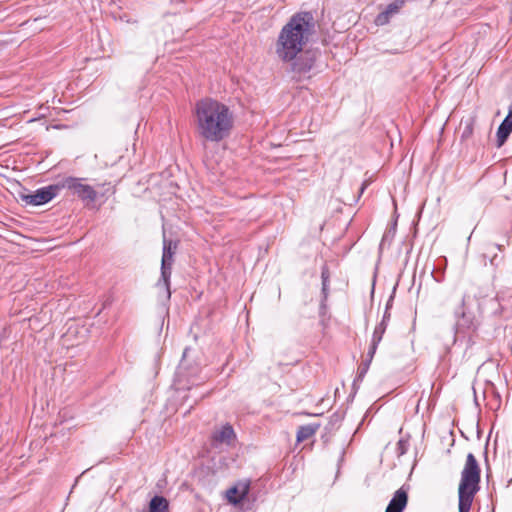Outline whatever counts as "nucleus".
Masks as SVG:
<instances>
[{"instance_id":"ddd939ff","label":"nucleus","mask_w":512,"mask_h":512,"mask_svg":"<svg viewBox=\"0 0 512 512\" xmlns=\"http://www.w3.org/2000/svg\"><path fill=\"white\" fill-rule=\"evenodd\" d=\"M292 69L298 74H304L311 70L314 65V58L308 54L301 55L294 59Z\"/></svg>"},{"instance_id":"f257e3e1","label":"nucleus","mask_w":512,"mask_h":512,"mask_svg":"<svg viewBox=\"0 0 512 512\" xmlns=\"http://www.w3.org/2000/svg\"><path fill=\"white\" fill-rule=\"evenodd\" d=\"M194 117L199 137L209 142H220L227 138L234 125L230 108L212 98H204L196 102Z\"/></svg>"},{"instance_id":"6ab92c4d","label":"nucleus","mask_w":512,"mask_h":512,"mask_svg":"<svg viewBox=\"0 0 512 512\" xmlns=\"http://www.w3.org/2000/svg\"><path fill=\"white\" fill-rule=\"evenodd\" d=\"M186 370H187V361H186V351L183 354V359L179 366V375L182 377L186 376Z\"/></svg>"},{"instance_id":"412c9836","label":"nucleus","mask_w":512,"mask_h":512,"mask_svg":"<svg viewBox=\"0 0 512 512\" xmlns=\"http://www.w3.org/2000/svg\"><path fill=\"white\" fill-rule=\"evenodd\" d=\"M473 133V127L472 124L469 123L465 126L463 132H462V139L469 138Z\"/></svg>"},{"instance_id":"f8f14e48","label":"nucleus","mask_w":512,"mask_h":512,"mask_svg":"<svg viewBox=\"0 0 512 512\" xmlns=\"http://www.w3.org/2000/svg\"><path fill=\"white\" fill-rule=\"evenodd\" d=\"M512 132V112H508V115L503 120V122L500 124L497 130V146L501 147L505 141L507 140L508 136Z\"/></svg>"},{"instance_id":"a878e982","label":"nucleus","mask_w":512,"mask_h":512,"mask_svg":"<svg viewBox=\"0 0 512 512\" xmlns=\"http://www.w3.org/2000/svg\"><path fill=\"white\" fill-rule=\"evenodd\" d=\"M365 187H366V184H363L361 187V193L364 191Z\"/></svg>"},{"instance_id":"2eb2a0df","label":"nucleus","mask_w":512,"mask_h":512,"mask_svg":"<svg viewBox=\"0 0 512 512\" xmlns=\"http://www.w3.org/2000/svg\"><path fill=\"white\" fill-rule=\"evenodd\" d=\"M149 512H168V501L162 496H154L149 504Z\"/></svg>"},{"instance_id":"dca6fc26","label":"nucleus","mask_w":512,"mask_h":512,"mask_svg":"<svg viewBox=\"0 0 512 512\" xmlns=\"http://www.w3.org/2000/svg\"><path fill=\"white\" fill-rule=\"evenodd\" d=\"M389 318V315L388 314H385L383 316V319L382 321L375 327L374 329V332H373V336H372V341H374L375 343H380L381 340H382V337L386 331V327H387V324H386V320Z\"/></svg>"},{"instance_id":"aec40b11","label":"nucleus","mask_w":512,"mask_h":512,"mask_svg":"<svg viewBox=\"0 0 512 512\" xmlns=\"http://www.w3.org/2000/svg\"><path fill=\"white\" fill-rule=\"evenodd\" d=\"M102 187H106L103 192L100 193V196L104 197L107 193L114 194L116 192V187L111 186L110 183H104L101 185Z\"/></svg>"},{"instance_id":"39448f33","label":"nucleus","mask_w":512,"mask_h":512,"mask_svg":"<svg viewBox=\"0 0 512 512\" xmlns=\"http://www.w3.org/2000/svg\"><path fill=\"white\" fill-rule=\"evenodd\" d=\"M85 178L66 177L62 179L58 186L61 189L69 190L72 195L78 197L82 201L94 202L98 197L96 189L85 183Z\"/></svg>"},{"instance_id":"20e7f679","label":"nucleus","mask_w":512,"mask_h":512,"mask_svg":"<svg viewBox=\"0 0 512 512\" xmlns=\"http://www.w3.org/2000/svg\"><path fill=\"white\" fill-rule=\"evenodd\" d=\"M178 249V241L167 239L163 237V254L161 260V278L157 283L159 288H163L166 297L170 298V277L172 272V266L174 263V255Z\"/></svg>"},{"instance_id":"0eeeda50","label":"nucleus","mask_w":512,"mask_h":512,"mask_svg":"<svg viewBox=\"0 0 512 512\" xmlns=\"http://www.w3.org/2000/svg\"><path fill=\"white\" fill-rule=\"evenodd\" d=\"M457 321L456 326L458 331H474L479 326V320L474 311H472L467 305L463 298L460 311L456 312Z\"/></svg>"},{"instance_id":"9d476101","label":"nucleus","mask_w":512,"mask_h":512,"mask_svg":"<svg viewBox=\"0 0 512 512\" xmlns=\"http://www.w3.org/2000/svg\"><path fill=\"white\" fill-rule=\"evenodd\" d=\"M408 495L403 488L398 489L390 500L385 512H402L407 505Z\"/></svg>"},{"instance_id":"9b49d317","label":"nucleus","mask_w":512,"mask_h":512,"mask_svg":"<svg viewBox=\"0 0 512 512\" xmlns=\"http://www.w3.org/2000/svg\"><path fill=\"white\" fill-rule=\"evenodd\" d=\"M236 435L231 425H223L219 430L213 434V440L220 444L230 445L234 441Z\"/></svg>"},{"instance_id":"f3484780","label":"nucleus","mask_w":512,"mask_h":512,"mask_svg":"<svg viewBox=\"0 0 512 512\" xmlns=\"http://www.w3.org/2000/svg\"><path fill=\"white\" fill-rule=\"evenodd\" d=\"M321 279H322L323 286H328L329 285L330 271H329V268H328L327 265H324L322 267Z\"/></svg>"},{"instance_id":"4be33fe9","label":"nucleus","mask_w":512,"mask_h":512,"mask_svg":"<svg viewBox=\"0 0 512 512\" xmlns=\"http://www.w3.org/2000/svg\"><path fill=\"white\" fill-rule=\"evenodd\" d=\"M371 362L369 361H365L362 363V365L359 367V378H362L365 373L367 372V370L369 369V365H370Z\"/></svg>"},{"instance_id":"423d86ee","label":"nucleus","mask_w":512,"mask_h":512,"mask_svg":"<svg viewBox=\"0 0 512 512\" xmlns=\"http://www.w3.org/2000/svg\"><path fill=\"white\" fill-rule=\"evenodd\" d=\"M60 186L49 185L37 189L34 192H20L18 198L27 206H40L48 203L58 195Z\"/></svg>"},{"instance_id":"b1692460","label":"nucleus","mask_w":512,"mask_h":512,"mask_svg":"<svg viewBox=\"0 0 512 512\" xmlns=\"http://www.w3.org/2000/svg\"><path fill=\"white\" fill-rule=\"evenodd\" d=\"M502 258H498V256L495 254L493 257H491L490 259V264L492 266H498L499 263L501 262Z\"/></svg>"},{"instance_id":"5701e85b","label":"nucleus","mask_w":512,"mask_h":512,"mask_svg":"<svg viewBox=\"0 0 512 512\" xmlns=\"http://www.w3.org/2000/svg\"><path fill=\"white\" fill-rule=\"evenodd\" d=\"M322 295H323V299H322V304L321 306L322 307H325V301L327 300L328 298V286H323L322 285Z\"/></svg>"},{"instance_id":"393cba45","label":"nucleus","mask_w":512,"mask_h":512,"mask_svg":"<svg viewBox=\"0 0 512 512\" xmlns=\"http://www.w3.org/2000/svg\"><path fill=\"white\" fill-rule=\"evenodd\" d=\"M494 249H499V250H500V246H499V245H496V244H491V245L489 246V250H491V251H492V250H494Z\"/></svg>"},{"instance_id":"7ed1b4c3","label":"nucleus","mask_w":512,"mask_h":512,"mask_svg":"<svg viewBox=\"0 0 512 512\" xmlns=\"http://www.w3.org/2000/svg\"><path fill=\"white\" fill-rule=\"evenodd\" d=\"M481 469L472 453L466 457L458 487L459 512H469L476 493L480 489Z\"/></svg>"},{"instance_id":"6e6552de","label":"nucleus","mask_w":512,"mask_h":512,"mask_svg":"<svg viewBox=\"0 0 512 512\" xmlns=\"http://www.w3.org/2000/svg\"><path fill=\"white\" fill-rule=\"evenodd\" d=\"M249 489V481L238 482L236 485L232 486L226 491L228 502L234 505L240 503L247 496Z\"/></svg>"},{"instance_id":"a211bd4d","label":"nucleus","mask_w":512,"mask_h":512,"mask_svg":"<svg viewBox=\"0 0 512 512\" xmlns=\"http://www.w3.org/2000/svg\"><path fill=\"white\" fill-rule=\"evenodd\" d=\"M378 344L379 343H375L374 341H371V345H370L369 351L367 353V360L366 361H369V362L372 361V359H373V357H374V355L376 353Z\"/></svg>"},{"instance_id":"f03ea898","label":"nucleus","mask_w":512,"mask_h":512,"mask_svg":"<svg viewBox=\"0 0 512 512\" xmlns=\"http://www.w3.org/2000/svg\"><path fill=\"white\" fill-rule=\"evenodd\" d=\"M314 30V18L310 12L293 15L282 27L275 53L284 62H291L303 51Z\"/></svg>"},{"instance_id":"bb28decb","label":"nucleus","mask_w":512,"mask_h":512,"mask_svg":"<svg viewBox=\"0 0 512 512\" xmlns=\"http://www.w3.org/2000/svg\"><path fill=\"white\" fill-rule=\"evenodd\" d=\"M197 372H198V368H195V370L193 371V375H196Z\"/></svg>"},{"instance_id":"4468645a","label":"nucleus","mask_w":512,"mask_h":512,"mask_svg":"<svg viewBox=\"0 0 512 512\" xmlns=\"http://www.w3.org/2000/svg\"><path fill=\"white\" fill-rule=\"evenodd\" d=\"M319 427L320 425L318 423L300 426L296 435L297 442H303L311 438L317 432Z\"/></svg>"},{"instance_id":"1a4fd4ad","label":"nucleus","mask_w":512,"mask_h":512,"mask_svg":"<svg viewBox=\"0 0 512 512\" xmlns=\"http://www.w3.org/2000/svg\"><path fill=\"white\" fill-rule=\"evenodd\" d=\"M404 4L405 0H395L394 2L390 3L383 12L379 13L376 16L375 24L377 26H383L388 24L390 18L399 13Z\"/></svg>"},{"instance_id":"cd10ccee","label":"nucleus","mask_w":512,"mask_h":512,"mask_svg":"<svg viewBox=\"0 0 512 512\" xmlns=\"http://www.w3.org/2000/svg\"><path fill=\"white\" fill-rule=\"evenodd\" d=\"M509 112H512V104H511V107L509 108Z\"/></svg>"}]
</instances>
